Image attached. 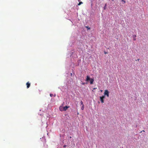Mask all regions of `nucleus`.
I'll use <instances>...</instances> for the list:
<instances>
[{"label":"nucleus","mask_w":148,"mask_h":148,"mask_svg":"<svg viewBox=\"0 0 148 148\" xmlns=\"http://www.w3.org/2000/svg\"><path fill=\"white\" fill-rule=\"evenodd\" d=\"M85 81L87 82L86 83L83 82L82 83V85H84L85 84H87L88 83V82H89V81L90 84H93V82L94 81V78H90V76L87 75L86 76V79Z\"/></svg>","instance_id":"obj_1"},{"label":"nucleus","mask_w":148,"mask_h":148,"mask_svg":"<svg viewBox=\"0 0 148 148\" xmlns=\"http://www.w3.org/2000/svg\"><path fill=\"white\" fill-rule=\"evenodd\" d=\"M70 57L73 58H76L77 57V55L75 54V53L74 52V51L71 52V54L70 56Z\"/></svg>","instance_id":"obj_2"},{"label":"nucleus","mask_w":148,"mask_h":148,"mask_svg":"<svg viewBox=\"0 0 148 148\" xmlns=\"http://www.w3.org/2000/svg\"><path fill=\"white\" fill-rule=\"evenodd\" d=\"M69 107V106H66L63 107V110L60 109V110L61 111H66Z\"/></svg>","instance_id":"obj_3"},{"label":"nucleus","mask_w":148,"mask_h":148,"mask_svg":"<svg viewBox=\"0 0 148 148\" xmlns=\"http://www.w3.org/2000/svg\"><path fill=\"white\" fill-rule=\"evenodd\" d=\"M105 95H106L108 97H109V92L107 90H106L104 92Z\"/></svg>","instance_id":"obj_4"},{"label":"nucleus","mask_w":148,"mask_h":148,"mask_svg":"<svg viewBox=\"0 0 148 148\" xmlns=\"http://www.w3.org/2000/svg\"><path fill=\"white\" fill-rule=\"evenodd\" d=\"M105 98V97L104 96H102L101 97H100V99L102 103H104L103 99H104Z\"/></svg>","instance_id":"obj_5"},{"label":"nucleus","mask_w":148,"mask_h":148,"mask_svg":"<svg viewBox=\"0 0 148 148\" xmlns=\"http://www.w3.org/2000/svg\"><path fill=\"white\" fill-rule=\"evenodd\" d=\"M26 85L27 86V88H29V87H30V83H29V82H28L26 83Z\"/></svg>","instance_id":"obj_6"},{"label":"nucleus","mask_w":148,"mask_h":148,"mask_svg":"<svg viewBox=\"0 0 148 148\" xmlns=\"http://www.w3.org/2000/svg\"><path fill=\"white\" fill-rule=\"evenodd\" d=\"M81 62V60H78L77 61V65H76L77 66H78L79 65V63H80Z\"/></svg>","instance_id":"obj_7"},{"label":"nucleus","mask_w":148,"mask_h":148,"mask_svg":"<svg viewBox=\"0 0 148 148\" xmlns=\"http://www.w3.org/2000/svg\"><path fill=\"white\" fill-rule=\"evenodd\" d=\"M106 5H107V4H105L104 6L103 7V9L104 10H105L106 9Z\"/></svg>","instance_id":"obj_8"},{"label":"nucleus","mask_w":148,"mask_h":148,"mask_svg":"<svg viewBox=\"0 0 148 148\" xmlns=\"http://www.w3.org/2000/svg\"><path fill=\"white\" fill-rule=\"evenodd\" d=\"M84 105H83L81 107V109L83 110L84 109Z\"/></svg>","instance_id":"obj_9"},{"label":"nucleus","mask_w":148,"mask_h":148,"mask_svg":"<svg viewBox=\"0 0 148 148\" xmlns=\"http://www.w3.org/2000/svg\"><path fill=\"white\" fill-rule=\"evenodd\" d=\"M83 3L82 2H80L78 4V5H80L82 3Z\"/></svg>","instance_id":"obj_10"},{"label":"nucleus","mask_w":148,"mask_h":148,"mask_svg":"<svg viewBox=\"0 0 148 148\" xmlns=\"http://www.w3.org/2000/svg\"><path fill=\"white\" fill-rule=\"evenodd\" d=\"M80 103H81V104L82 105V106L83 105H84V104H83V102L82 101H80Z\"/></svg>","instance_id":"obj_11"},{"label":"nucleus","mask_w":148,"mask_h":148,"mask_svg":"<svg viewBox=\"0 0 148 148\" xmlns=\"http://www.w3.org/2000/svg\"><path fill=\"white\" fill-rule=\"evenodd\" d=\"M86 27L88 29H90V28L88 27V26H86Z\"/></svg>","instance_id":"obj_12"},{"label":"nucleus","mask_w":148,"mask_h":148,"mask_svg":"<svg viewBox=\"0 0 148 148\" xmlns=\"http://www.w3.org/2000/svg\"><path fill=\"white\" fill-rule=\"evenodd\" d=\"M121 1L123 2L124 3H125V1L124 0H122Z\"/></svg>","instance_id":"obj_13"},{"label":"nucleus","mask_w":148,"mask_h":148,"mask_svg":"<svg viewBox=\"0 0 148 148\" xmlns=\"http://www.w3.org/2000/svg\"><path fill=\"white\" fill-rule=\"evenodd\" d=\"M53 95V94H50V96L51 97H52Z\"/></svg>","instance_id":"obj_14"},{"label":"nucleus","mask_w":148,"mask_h":148,"mask_svg":"<svg viewBox=\"0 0 148 148\" xmlns=\"http://www.w3.org/2000/svg\"><path fill=\"white\" fill-rule=\"evenodd\" d=\"M133 38H135L136 37V35H133Z\"/></svg>","instance_id":"obj_15"},{"label":"nucleus","mask_w":148,"mask_h":148,"mask_svg":"<svg viewBox=\"0 0 148 148\" xmlns=\"http://www.w3.org/2000/svg\"><path fill=\"white\" fill-rule=\"evenodd\" d=\"M66 146V145H63L64 147H65Z\"/></svg>","instance_id":"obj_16"},{"label":"nucleus","mask_w":148,"mask_h":148,"mask_svg":"<svg viewBox=\"0 0 148 148\" xmlns=\"http://www.w3.org/2000/svg\"><path fill=\"white\" fill-rule=\"evenodd\" d=\"M133 40H136V38H133Z\"/></svg>","instance_id":"obj_17"},{"label":"nucleus","mask_w":148,"mask_h":148,"mask_svg":"<svg viewBox=\"0 0 148 148\" xmlns=\"http://www.w3.org/2000/svg\"><path fill=\"white\" fill-rule=\"evenodd\" d=\"M104 53H105V54H106L107 53V52H105H105H104Z\"/></svg>","instance_id":"obj_18"},{"label":"nucleus","mask_w":148,"mask_h":148,"mask_svg":"<svg viewBox=\"0 0 148 148\" xmlns=\"http://www.w3.org/2000/svg\"><path fill=\"white\" fill-rule=\"evenodd\" d=\"M56 96V95H55H55H53L54 97H55V96Z\"/></svg>","instance_id":"obj_19"},{"label":"nucleus","mask_w":148,"mask_h":148,"mask_svg":"<svg viewBox=\"0 0 148 148\" xmlns=\"http://www.w3.org/2000/svg\"><path fill=\"white\" fill-rule=\"evenodd\" d=\"M60 109H61V110H63V108H60Z\"/></svg>","instance_id":"obj_20"},{"label":"nucleus","mask_w":148,"mask_h":148,"mask_svg":"<svg viewBox=\"0 0 148 148\" xmlns=\"http://www.w3.org/2000/svg\"><path fill=\"white\" fill-rule=\"evenodd\" d=\"M78 1H80V0H78Z\"/></svg>","instance_id":"obj_21"},{"label":"nucleus","mask_w":148,"mask_h":148,"mask_svg":"<svg viewBox=\"0 0 148 148\" xmlns=\"http://www.w3.org/2000/svg\"><path fill=\"white\" fill-rule=\"evenodd\" d=\"M71 75H72V74L71 73Z\"/></svg>","instance_id":"obj_22"},{"label":"nucleus","mask_w":148,"mask_h":148,"mask_svg":"<svg viewBox=\"0 0 148 148\" xmlns=\"http://www.w3.org/2000/svg\"><path fill=\"white\" fill-rule=\"evenodd\" d=\"M139 59H138V61H139Z\"/></svg>","instance_id":"obj_23"},{"label":"nucleus","mask_w":148,"mask_h":148,"mask_svg":"<svg viewBox=\"0 0 148 148\" xmlns=\"http://www.w3.org/2000/svg\"><path fill=\"white\" fill-rule=\"evenodd\" d=\"M101 92H102V90H101Z\"/></svg>","instance_id":"obj_24"},{"label":"nucleus","mask_w":148,"mask_h":148,"mask_svg":"<svg viewBox=\"0 0 148 148\" xmlns=\"http://www.w3.org/2000/svg\"><path fill=\"white\" fill-rule=\"evenodd\" d=\"M94 89H95V88H94Z\"/></svg>","instance_id":"obj_25"},{"label":"nucleus","mask_w":148,"mask_h":148,"mask_svg":"<svg viewBox=\"0 0 148 148\" xmlns=\"http://www.w3.org/2000/svg\"><path fill=\"white\" fill-rule=\"evenodd\" d=\"M147 96H148V94H147Z\"/></svg>","instance_id":"obj_26"}]
</instances>
